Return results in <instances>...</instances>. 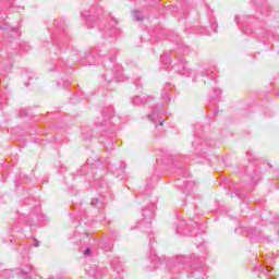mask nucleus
<instances>
[{"mask_svg": "<svg viewBox=\"0 0 279 279\" xmlns=\"http://www.w3.org/2000/svg\"><path fill=\"white\" fill-rule=\"evenodd\" d=\"M106 60H109L111 64H114V62H117V50H109L108 54H105L104 57L101 54L95 56V53L88 52L81 62L84 66H92L93 64H101L102 62H106Z\"/></svg>", "mask_w": 279, "mask_h": 279, "instance_id": "f257e3e1", "label": "nucleus"}, {"mask_svg": "<svg viewBox=\"0 0 279 279\" xmlns=\"http://www.w3.org/2000/svg\"><path fill=\"white\" fill-rule=\"evenodd\" d=\"M155 210V204H150L142 210V220L138 222V228L141 230H146V232H149V230H151V219H154Z\"/></svg>", "mask_w": 279, "mask_h": 279, "instance_id": "f03ea898", "label": "nucleus"}, {"mask_svg": "<svg viewBox=\"0 0 279 279\" xmlns=\"http://www.w3.org/2000/svg\"><path fill=\"white\" fill-rule=\"evenodd\" d=\"M165 105L159 104L156 105L153 112L150 114H148V119L155 123L156 128H158L159 125L162 126V124L165 123Z\"/></svg>", "mask_w": 279, "mask_h": 279, "instance_id": "7ed1b4c3", "label": "nucleus"}, {"mask_svg": "<svg viewBox=\"0 0 279 279\" xmlns=\"http://www.w3.org/2000/svg\"><path fill=\"white\" fill-rule=\"evenodd\" d=\"M196 154H206L209 147H213V142L205 140L204 137L197 136L192 143Z\"/></svg>", "mask_w": 279, "mask_h": 279, "instance_id": "20e7f679", "label": "nucleus"}, {"mask_svg": "<svg viewBox=\"0 0 279 279\" xmlns=\"http://www.w3.org/2000/svg\"><path fill=\"white\" fill-rule=\"evenodd\" d=\"M112 114H114V108H112V106H108L102 109L104 121L100 122V125L102 128H106V125H110V121L112 120Z\"/></svg>", "mask_w": 279, "mask_h": 279, "instance_id": "39448f33", "label": "nucleus"}, {"mask_svg": "<svg viewBox=\"0 0 279 279\" xmlns=\"http://www.w3.org/2000/svg\"><path fill=\"white\" fill-rule=\"evenodd\" d=\"M247 21H250V17H241V21H239V15L234 17V22L236 25H240V29H242L243 34H253L254 31L247 25Z\"/></svg>", "mask_w": 279, "mask_h": 279, "instance_id": "423d86ee", "label": "nucleus"}, {"mask_svg": "<svg viewBox=\"0 0 279 279\" xmlns=\"http://www.w3.org/2000/svg\"><path fill=\"white\" fill-rule=\"evenodd\" d=\"M82 16L86 23V26L89 28V29H93V27H95V25H97V15H93L90 13V11H84L82 13Z\"/></svg>", "mask_w": 279, "mask_h": 279, "instance_id": "0eeeda50", "label": "nucleus"}, {"mask_svg": "<svg viewBox=\"0 0 279 279\" xmlns=\"http://www.w3.org/2000/svg\"><path fill=\"white\" fill-rule=\"evenodd\" d=\"M174 71H178L180 75H189V63L184 59H179V62L173 66Z\"/></svg>", "mask_w": 279, "mask_h": 279, "instance_id": "6e6552de", "label": "nucleus"}, {"mask_svg": "<svg viewBox=\"0 0 279 279\" xmlns=\"http://www.w3.org/2000/svg\"><path fill=\"white\" fill-rule=\"evenodd\" d=\"M88 276L94 279H101L104 278V269L98 266H93L87 270Z\"/></svg>", "mask_w": 279, "mask_h": 279, "instance_id": "1a4fd4ad", "label": "nucleus"}, {"mask_svg": "<svg viewBox=\"0 0 279 279\" xmlns=\"http://www.w3.org/2000/svg\"><path fill=\"white\" fill-rule=\"evenodd\" d=\"M113 80H117V82H123V66L116 64L113 65Z\"/></svg>", "mask_w": 279, "mask_h": 279, "instance_id": "9d476101", "label": "nucleus"}, {"mask_svg": "<svg viewBox=\"0 0 279 279\" xmlns=\"http://www.w3.org/2000/svg\"><path fill=\"white\" fill-rule=\"evenodd\" d=\"M98 247H100V250H104V252H110V250H112V241L100 240L98 241Z\"/></svg>", "mask_w": 279, "mask_h": 279, "instance_id": "9b49d317", "label": "nucleus"}, {"mask_svg": "<svg viewBox=\"0 0 279 279\" xmlns=\"http://www.w3.org/2000/svg\"><path fill=\"white\" fill-rule=\"evenodd\" d=\"M111 267L114 269V271H117V274H121V271H123V264H121L119 257L112 258Z\"/></svg>", "mask_w": 279, "mask_h": 279, "instance_id": "f8f14e48", "label": "nucleus"}, {"mask_svg": "<svg viewBox=\"0 0 279 279\" xmlns=\"http://www.w3.org/2000/svg\"><path fill=\"white\" fill-rule=\"evenodd\" d=\"M133 106H145L147 104V98H141V96H136L132 99Z\"/></svg>", "mask_w": 279, "mask_h": 279, "instance_id": "ddd939ff", "label": "nucleus"}, {"mask_svg": "<svg viewBox=\"0 0 279 279\" xmlns=\"http://www.w3.org/2000/svg\"><path fill=\"white\" fill-rule=\"evenodd\" d=\"M161 62H162L163 66L169 69V66H171V57L169 54H167V53H163L161 56Z\"/></svg>", "mask_w": 279, "mask_h": 279, "instance_id": "4468645a", "label": "nucleus"}, {"mask_svg": "<svg viewBox=\"0 0 279 279\" xmlns=\"http://www.w3.org/2000/svg\"><path fill=\"white\" fill-rule=\"evenodd\" d=\"M178 173H180V175H183V178H190L191 177V173L189 172V170L184 166H182L178 169Z\"/></svg>", "mask_w": 279, "mask_h": 279, "instance_id": "2eb2a0df", "label": "nucleus"}, {"mask_svg": "<svg viewBox=\"0 0 279 279\" xmlns=\"http://www.w3.org/2000/svg\"><path fill=\"white\" fill-rule=\"evenodd\" d=\"M150 263L153 265H160V258H158V255L154 251H150Z\"/></svg>", "mask_w": 279, "mask_h": 279, "instance_id": "dca6fc26", "label": "nucleus"}, {"mask_svg": "<svg viewBox=\"0 0 279 279\" xmlns=\"http://www.w3.org/2000/svg\"><path fill=\"white\" fill-rule=\"evenodd\" d=\"M257 271H259V274H263L264 276H267L268 274L271 272V267L267 266V267H263V266H258Z\"/></svg>", "mask_w": 279, "mask_h": 279, "instance_id": "f3484780", "label": "nucleus"}, {"mask_svg": "<svg viewBox=\"0 0 279 279\" xmlns=\"http://www.w3.org/2000/svg\"><path fill=\"white\" fill-rule=\"evenodd\" d=\"M118 178H120V180H123V173H125V163L121 162L120 163V168L116 171Z\"/></svg>", "mask_w": 279, "mask_h": 279, "instance_id": "a211bd4d", "label": "nucleus"}, {"mask_svg": "<svg viewBox=\"0 0 279 279\" xmlns=\"http://www.w3.org/2000/svg\"><path fill=\"white\" fill-rule=\"evenodd\" d=\"M251 180L254 182V184H258V182H260V172L255 170L254 174L251 175Z\"/></svg>", "mask_w": 279, "mask_h": 279, "instance_id": "6ab92c4d", "label": "nucleus"}, {"mask_svg": "<svg viewBox=\"0 0 279 279\" xmlns=\"http://www.w3.org/2000/svg\"><path fill=\"white\" fill-rule=\"evenodd\" d=\"M106 204V202H104V199L101 198H95L92 201V206H97L98 208H101V206H104Z\"/></svg>", "mask_w": 279, "mask_h": 279, "instance_id": "aec40b11", "label": "nucleus"}, {"mask_svg": "<svg viewBox=\"0 0 279 279\" xmlns=\"http://www.w3.org/2000/svg\"><path fill=\"white\" fill-rule=\"evenodd\" d=\"M8 104V95L0 93V110Z\"/></svg>", "mask_w": 279, "mask_h": 279, "instance_id": "412c9836", "label": "nucleus"}, {"mask_svg": "<svg viewBox=\"0 0 279 279\" xmlns=\"http://www.w3.org/2000/svg\"><path fill=\"white\" fill-rule=\"evenodd\" d=\"M161 97L163 101H169L171 97L169 96V87H165L163 92L161 93Z\"/></svg>", "mask_w": 279, "mask_h": 279, "instance_id": "4be33fe9", "label": "nucleus"}, {"mask_svg": "<svg viewBox=\"0 0 279 279\" xmlns=\"http://www.w3.org/2000/svg\"><path fill=\"white\" fill-rule=\"evenodd\" d=\"M12 276H14V275L12 274V270H10V269L3 270L1 272V278H4V279L12 278Z\"/></svg>", "mask_w": 279, "mask_h": 279, "instance_id": "5701e85b", "label": "nucleus"}, {"mask_svg": "<svg viewBox=\"0 0 279 279\" xmlns=\"http://www.w3.org/2000/svg\"><path fill=\"white\" fill-rule=\"evenodd\" d=\"M197 77H209L210 80H213V72L207 71V72H201Z\"/></svg>", "mask_w": 279, "mask_h": 279, "instance_id": "b1692460", "label": "nucleus"}, {"mask_svg": "<svg viewBox=\"0 0 279 279\" xmlns=\"http://www.w3.org/2000/svg\"><path fill=\"white\" fill-rule=\"evenodd\" d=\"M31 274H34V268L33 267H29V271L22 270V276H25L26 279H32V276H29Z\"/></svg>", "mask_w": 279, "mask_h": 279, "instance_id": "393cba45", "label": "nucleus"}, {"mask_svg": "<svg viewBox=\"0 0 279 279\" xmlns=\"http://www.w3.org/2000/svg\"><path fill=\"white\" fill-rule=\"evenodd\" d=\"M214 97H213V100L214 101H219V99L221 98V90L220 89H215L214 90Z\"/></svg>", "mask_w": 279, "mask_h": 279, "instance_id": "a878e982", "label": "nucleus"}, {"mask_svg": "<svg viewBox=\"0 0 279 279\" xmlns=\"http://www.w3.org/2000/svg\"><path fill=\"white\" fill-rule=\"evenodd\" d=\"M191 186H193V181H185L183 193H189L191 191Z\"/></svg>", "mask_w": 279, "mask_h": 279, "instance_id": "bb28decb", "label": "nucleus"}, {"mask_svg": "<svg viewBox=\"0 0 279 279\" xmlns=\"http://www.w3.org/2000/svg\"><path fill=\"white\" fill-rule=\"evenodd\" d=\"M133 19H134V21H137V22L143 21V16L140 15L138 12H135V13L133 14Z\"/></svg>", "mask_w": 279, "mask_h": 279, "instance_id": "cd10ccee", "label": "nucleus"}, {"mask_svg": "<svg viewBox=\"0 0 279 279\" xmlns=\"http://www.w3.org/2000/svg\"><path fill=\"white\" fill-rule=\"evenodd\" d=\"M105 147H107V149H114V142L113 141H109Z\"/></svg>", "mask_w": 279, "mask_h": 279, "instance_id": "c85d7f7f", "label": "nucleus"}, {"mask_svg": "<svg viewBox=\"0 0 279 279\" xmlns=\"http://www.w3.org/2000/svg\"><path fill=\"white\" fill-rule=\"evenodd\" d=\"M210 27L213 32H217V27H218L217 22H211Z\"/></svg>", "mask_w": 279, "mask_h": 279, "instance_id": "c756f323", "label": "nucleus"}, {"mask_svg": "<svg viewBox=\"0 0 279 279\" xmlns=\"http://www.w3.org/2000/svg\"><path fill=\"white\" fill-rule=\"evenodd\" d=\"M90 254H93V251H90V248H86L84 251V256H90Z\"/></svg>", "mask_w": 279, "mask_h": 279, "instance_id": "7c9ffc66", "label": "nucleus"}, {"mask_svg": "<svg viewBox=\"0 0 279 279\" xmlns=\"http://www.w3.org/2000/svg\"><path fill=\"white\" fill-rule=\"evenodd\" d=\"M34 247H40V242L34 239Z\"/></svg>", "mask_w": 279, "mask_h": 279, "instance_id": "2f4dec72", "label": "nucleus"}, {"mask_svg": "<svg viewBox=\"0 0 279 279\" xmlns=\"http://www.w3.org/2000/svg\"><path fill=\"white\" fill-rule=\"evenodd\" d=\"M134 85L137 87V88H141V80H136L135 82H134Z\"/></svg>", "mask_w": 279, "mask_h": 279, "instance_id": "473e14b6", "label": "nucleus"}, {"mask_svg": "<svg viewBox=\"0 0 279 279\" xmlns=\"http://www.w3.org/2000/svg\"><path fill=\"white\" fill-rule=\"evenodd\" d=\"M117 23H118L117 20H112L111 21V27H114V25H117Z\"/></svg>", "mask_w": 279, "mask_h": 279, "instance_id": "72a5a7b5", "label": "nucleus"}, {"mask_svg": "<svg viewBox=\"0 0 279 279\" xmlns=\"http://www.w3.org/2000/svg\"><path fill=\"white\" fill-rule=\"evenodd\" d=\"M112 34H114V29L109 31V36H112Z\"/></svg>", "mask_w": 279, "mask_h": 279, "instance_id": "f704fd0d", "label": "nucleus"}, {"mask_svg": "<svg viewBox=\"0 0 279 279\" xmlns=\"http://www.w3.org/2000/svg\"><path fill=\"white\" fill-rule=\"evenodd\" d=\"M63 45H64L63 43L59 44V49H62Z\"/></svg>", "mask_w": 279, "mask_h": 279, "instance_id": "c9c22d12", "label": "nucleus"}, {"mask_svg": "<svg viewBox=\"0 0 279 279\" xmlns=\"http://www.w3.org/2000/svg\"><path fill=\"white\" fill-rule=\"evenodd\" d=\"M182 232L180 231V229H177V234H181Z\"/></svg>", "mask_w": 279, "mask_h": 279, "instance_id": "e433bc0d", "label": "nucleus"}, {"mask_svg": "<svg viewBox=\"0 0 279 279\" xmlns=\"http://www.w3.org/2000/svg\"><path fill=\"white\" fill-rule=\"evenodd\" d=\"M1 29H8L5 26H2Z\"/></svg>", "mask_w": 279, "mask_h": 279, "instance_id": "4c0bfd02", "label": "nucleus"}, {"mask_svg": "<svg viewBox=\"0 0 279 279\" xmlns=\"http://www.w3.org/2000/svg\"><path fill=\"white\" fill-rule=\"evenodd\" d=\"M108 36V33H105V38Z\"/></svg>", "mask_w": 279, "mask_h": 279, "instance_id": "58836bf2", "label": "nucleus"}, {"mask_svg": "<svg viewBox=\"0 0 279 279\" xmlns=\"http://www.w3.org/2000/svg\"><path fill=\"white\" fill-rule=\"evenodd\" d=\"M87 162L92 163V162H90V159H87Z\"/></svg>", "mask_w": 279, "mask_h": 279, "instance_id": "ea45409f", "label": "nucleus"}, {"mask_svg": "<svg viewBox=\"0 0 279 279\" xmlns=\"http://www.w3.org/2000/svg\"><path fill=\"white\" fill-rule=\"evenodd\" d=\"M150 235V233H148V236ZM149 239H151V235L149 236Z\"/></svg>", "mask_w": 279, "mask_h": 279, "instance_id": "a19ab883", "label": "nucleus"}, {"mask_svg": "<svg viewBox=\"0 0 279 279\" xmlns=\"http://www.w3.org/2000/svg\"><path fill=\"white\" fill-rule=\"evenodd\" d=\"M148 99H151V96H148Z\"/></svg>", "mask_w": 279, "mask_h": 279, "instance_id": "79ce46f5", "label": "nucleus"}, {"mask_svg": "<svg viewBox=\"0 0 279 279\" xmlns=\"http://www.w3.org/2000/svg\"><path fill=\"white\" fill-rule=\"evenodd\" d=\"M217 112H218V111H215V113H214V114H217Z\"/></svg>", "mask_w": 279, "mask_h": 279, "instance_id": "37998d69", "label": "nucleus"}]
</instances>
